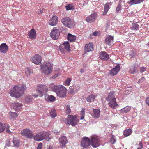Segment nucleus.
<instances>
[{"instance_id":"a18cd8bd","label":"nucleus","mask_w":149,"mask_h":149,"mask_svg":"<svg viewBox=\"0 0 149 149\" xmlns=\"http://www.w3.org/2000/svg\"><path fill=\"white\" fill-rule=\"evenodd\" d=\"M121 9V4L120 3L117 5L116 10V13H118Z\"/></svg>"},{"instance_id":"79ce46f5","label":"nucleus","mask_w":149,"mask_h":149,"mask_svg":"<svg viewBox=\"0 0 149 149\" xmlns=\"http://www.w3.org/2000/svg\"><path fill=\"white\" fill-rule=\"evenodd\" d=\"M13 141L14 146L16 147H19L20 145V142L19 140L13 139Z\"/></svg>"},{"instance_id":"c9c22d12","label":"nucleus","mask_w":149,"mask_h":149,"mask_svg":"<svg viewBox=\"0 0 149 149\" xmlns=\"http://www.w3.org/2000/svg\"><path fill=\"white\" fill-rule=\"evenodd\" d=\"M85 108H82V109L80 112V119L83 120L84 119L85 116Z\"/></svg>"},{"instance_id":"69168bd1","label":"nucleus","mask_w":149,"mask_h":149,"mask_svg":"<svg viewBox=\"0 0 149 149\" xmlns=\"http://www.w3.org/2000/svg\"><path fill=\"white\" fill-rule=\"evenodd\" d=\"M147 45H148V46H149V42H148V43H147Z\"/></svg>"},{"instance_id":"13d9d810","label":"nucleus","mask_w":149,"mask_h":149,"mask_svg":"<svg viewBox=\"0 0 149 149\" xmlns=\"http://www.w3.org/2000/svg\"><path fill=\"white\" fill-rule=\"evenodd\" d=\"M42 143H40L37 146V149H41L42 147Z\"/></svg>"},{"instance_id":"de8ad7c7","label":"nucleus","mask_w":149,"mask_h":149,"mask_svg":"<svg viewBox=\"0 0 149 149\" xmlns=\"http://www.w3.org/2000/svg\"><path fill=\"white\" fill-rule=\"evenodd\" d=\"M56 99V98L53 95H51L49 96V101L53 102L55 101Z\"/></svg>"},{"instance_id":"7ed1b4c3","label":"nucleus","mask_w":149,"mask_h":149,"mask_svg":"<svg viewBox=\"0 0 149 149\" xmlns=\"http://www.w3.org/2000/svg\"><path fill=\"white\" fill-rule=\"evenodd\" d=\"M49 134L48 132L42 131L37 133L36 135L33 136V138L34 140L40 141L45 139L47 141H49L51 139L49 137Z\"/></svg>"},{"instance_id":"f03ea898","label":"nucleus","mask_w":149,"mask_h":149,"mask_svg":"<svg viewBox=\"0 0 149 149\" xmlns=\"http://www.w3.org/2000/svg\"><path fill=\"white\" fill-rule=\"evenodd\" d=\"M52 89L56 92L57 95L59 97L64 98L66 96L67 89L64 86L62 85H54Z\"/></svg>"},{"instance_id":"5fc2aeb1","label":"nucleus","mask_w":149,"mask_h":149,"mask_svg":"<svg viewBox=\"0 0 149 149\" xmlns=\"http://www.w3.org/2000/svg\"><path fill=\"white\" fill-rule=\"evenodd\" d=\"M6 128V132L9 134H11V132L9 130V126L8 125L6 127H5V128Z\"/></svg>"},{"instance_id":"bb28decb","label":"nucleus","mask_w":149,"mask_h":149,"mask_svg":"<svg viewBox=\"0 0 149 149\" xmlns=\"http://www.w3.org/2000/svg\"><path fill=\"white\" fill-rule=\"evenodd\" d=\"M110 5H111V2L108 3H107L104 5V11L103 13V15H105L107 13L109 9H110Z\"/></svg>"},{"instance_id":"ea45409f","label":"nucleus","mask_w":149,"mask_h":149,"mask_svg":"<svg viewBox=\"0 0 149 149\" xmlns=\"http://www.w3.org/2000/svg\"><path fill=\"white\" fill-rule=\"evenodd\" d=\"M72 80V79L70 78H68L66 80H65L64 84L65 86H69Z\"/></svg>"},{"instance_id":"f8f14e48","label":"nucleus","mask_w":149,"mask_h":149,"mask_svg":"<svg viewBox=\"0 0 149 149\" xmlns=\"http://www.w3.org/2000/svg\"><path fill=\"white\" fill-rule=\"evenodd\" d=\"M81 145L84 148H87L91 145V141L88 138L85 137L82 138Z\"/></svg>"},{"instance_id":"bf43d9fd","label":"nucleus","mask_w":149,"mask_h":149,"mask_svg":"<svg viewBox=\"0 0 149 149\" xmlns=\"http://www.w3.org/2000/svg\"><path fill=\"white\" fill-rule=\"evenodd\" d=\"M146 102L147 104L149 106V97L146 99Z\"/></svg>"},{"instance_id":"58836bf2","label":"nucleus","mask_w":149,"mask_h":149,"mask_svg":"<svg viewBox=\"0 0 149 149\" xmlns=\"http://www.w3.org/2000/svg\"><path fill=\"white\" fill-rule=\"evenodd\" d=\"M50 114L52 118H55L57 116L56 111L55 110H52L50 113Z\"/></svg>"},{"instance_id":"ddd939ff","label":"nucleus","mask_w":149,"mask_h":149,"mask_svg":"<svg viewBox=\"0 0 149 149\" xmlns=\"http://www.w3.org/2000/svg\"><path fill=\"white\" fill-rule=\"evenodd\" d=\"M67 142V139L66 136H63L59 138V143L60 147L63 148L65 147Z\"/></svg>"},{"instance_id":"e433bc0d","label":"nucleus","mask_w":149,"mask_h":149,"mask_svg":"<svg viewBox=\"0 0 149 149\" xmlns=\"http://www.w3.org/2000/svg\"><path fill=\"white\" fill-rule=\"evenodd\" d=\"M139 26V25L137 23H133L131 27V29L132 30H137L138 29Z\"/></svg>"},{"instance_id":"49530a36","label":"nucleus","mask_w":149,"mask_h":149,"mask_svg":"<svg viewBox=\"0 0 149 149\" xmlns=\"http://www.w3.org/2000/svg\"><path fill=\"white\" fill-rule=\"evenodd\" d=\"M71 112V109L70 106L67 105L66 109V113L67 114H69Z\"/></svg>"},{"instance_id":"20e7f679","label":"nucleus","mask_w":149,"mask_h":149,"mask_svg":"<svg viewBox=\"0 0 149 149\" xmlns=\"http://www.w3.org/2000/svg\"><path fill=\"white\" fill-rule=\"evenodd\" d=\"M79 121V119H77V115H69L66 119V124H70L72 126L76 125Z\"/></svg>"},{"instance_id":"603ef678","label":"nucleus","mask_w":149,"mask_h":149,"mask_svg":"<svg viewBox=\"0 0 149 149\" xmlns=\"http://www.w3.org/2000/svg\"><path fill=\"white\" fill-rule=\"evenodd\" d=\"M36 12L38 14H42V13H43V9L40 8L39 9L36 10Z\"/></svg>"},{"instance_id":"6ab92c4d","label":"nucleus","mask_w":149,"mask_h":149,"mask_svg":"<svg viewBox=\"0 0 149 149\" xmlns=\"http://www.w3.org/2000/svg\"><path fill=\"white\" fill-rule=\"evenodd\" d=\"M8 49V47L6 43L1 44L0 46V52L1 53H7Z\"/></svg>"},{"instance_id":"5701e85b","label":"nucleus","mask_w":149,"mask_h":149,"mask_svg":"<svg viewBox=\"0 0 149 149\" xmlns=\"http://www.w3.org/2000/svg\"><path fill=\"white\" fill-rule=\"evenodd\" d=\"M12 106L13 107V109L16 111H20L22 108V103H19V102H15L13 103Z\"/></svg>"},{"instance_id":"864d4df0","label":"nucleus","mask_w":149,"mask_h":149,"mask_svg":"<svg viewBox=\"0 0 149 149\" xmlns=\"http://www.w3.org/2000/svg\"><path fill=\"white\" fill-rule=\"evenodd\" d=\"M140 72L141 73H143L144 72H145V70H146V68H145V67H141L140 68Z\"/></svg>"},{"instance_id":"9b49d317","label":"nucleus","mask_w":149,"mask_h":149,"mask_svg":"<svg viewBox=\"0 0 149 149\" xmlns=\"http://www.w3.org/2000/svg\"><path fill=\"white\" fill-rule=\"evenodd\" d=\"M59 48L62 53H64L65 50L69 52L70 51V45L69 42H66L63 43L59 46Z\"/></svg>"},{"instance_id":"dca6fc26","label":"nucleus","mask_w":149,"mask_h":149,"mask_svg":"<svg viewBox=\"0 0 149 149\" xmlns=\"http://www.w3.org/2000/svg\"><path fill=\"white\" fill-rule=\"evenodd\" d=\"M28 35L29 38L31 40H34L36 38V31L34 29H32L28 33Z\"/></svg>"},{"instance_id":"6e6552de","label":"nucleus","mask_w":149,"mask_h":149,"mask_svg":"<svg viewBox=\"0 0 149 149\" xmlns=\"http://www.w3.org/2000/svg\"><path fill=\"white\" fill-rule=\"evenodd\" d=\"M21 134L22 136L31 139L33 138V132L29 129L26 128L23 130L21 131Z\"/></svg>"},{"instance_id":"0e129e2a","label":"nucleus","mask_w":149,"mask_h":149,"mask_svg":"<svg viewBox=\"0 0 149 149\" xmlns=\"http://www.w3.org/2000/svg\"><path fill=\"white\" fill-rule=\"evenodd\" d=\"M33 96L35 97H37L38 96V95H37V94H35L34 95H32Z\"/></svg>"},{"instance_id":"4be33fe9","label":"nucleus","mask_w":149,"mask_h":149,"mask_svg":"<svg viewBox=\"0 0 149 149\" xmlns=\"http://www.w3.org/2000/svg\"><path fill=\"white\" fill-rule=\"evenodd\" d=\"M93 45L92 43L86 44L85 46L84 53L93 51Z\"/></svg>"},{"instance_id":"6e6d98bb","label":"nucleus","mask_w":149,"mask_h":149,"mask_svg":"<svg viewBox=\"0 0 149 149\" xmlns=\"http://www.w3.org/2000/svg\"><path fill=\"white\" fill-rule=\"evenodd\" d=\"M100 34V32L98 31H95L93 33V35H94L95 36L97 35H99Z\"/></svg>"},{"instance_id":"9d476101","label":"nucleus","mask_w":149,"mask_h":149,"mask_svg":"<svg viewBox=\"0 0 149 149\" xmlns=\"http://www.w3.org/2000/svg\"><path fill=\"white\" fill-rule=\"evenodd\" d=\"M60 35V31L58 29L54 27L50 33V36L54 40H56L59 38Z\"/></svg>"},{"instance_id":"f257e3e1","label":"nucleus","mask_w":149,"mask_h":149,"mask_svg":"<svg viewBox=\"0 0 149 149\" xmlns=\"http://www.w3.org/2000/svg\"><path fill=\"white\" fill-rule=\"evenodd\" d=\"M27 87L25 84H22L21 86L19 85H15L10 91V95L12 97L18 99L20 97L24 94V92L27 89Z\"/></svg>"},{"instance_id":"e2e57ef3","label":"nucleus","mask_w":149,"mask_h":149,"mask_svg":"<svg viewBox=\"0 0 149 149\" xmlns=\"http://www.w3.org/2000/svg\"><path fill=\"white\" fill-rule=\"evenodd\" d=\"M84 69H81L80 70V73H84Z\"/></svg>"},{"instance_id":"2f4dec72","label":"nucleus","mask_w":149,"mask_h":149,"mask_svg":"<svg viewBox=\"0 0 149 149\" xmlns=\"http://www.w3.org/2000/svg\"><path fill=\"white\" fill-rule=\"evenodd\" d=\"M131 109V108L130 106H126L124 108L120 110V112L121 113H127L129 112Z\"/></svg>"},{"instance_id":"c756f323","label":"nucleus","mask_w":149,"mask_h":149,"mask_svg":"<svg viewBox=\"0 0 149 149\" xmlns=\"http://www.w3.org/2000/svg\"><path fill=\"white\" fill-rule=\"evenodd\" d=\"M95 97V95H93V94H91L87 97L86 100L88 102H93L94 101Z\"/></svg>"},{"instance_id":"cd10ccee","label":"nucleus","mask_w":149,"mask_h":149,"mask_svg":"<svg viewBox=\"0 0 149 149\" xmlns=\"http://www.w3.org/2000/svg\"><path fill=\"white\" fill-rule=\"evenodd\" d=\"M76 38V37L75 35H72L70 33H69L68 35L67 39L70 42H74L75 41Z\"/></svg>"},{"instance_id":"774afa93","label":"nucleus","mask_w":149,"mask_h":149,"mask_svg":"<svg viewBox=\"0 0 149 149\" xmlns=\"http://www.w3.org/2000/svg\"><path fill=\"white\" fill-rule=\"evenodd\" d=\"M118 0H116V1H118Z\"/></svg>"},{"instance_id":"680f3d73","label":"nucleus","mask_w":149,"mask_h":149,"mask_svg":"<svg viewBox=\"0 0 149 149\" xmlns=\"http://www.w3.org/2000/svg\"><path fill=\"white\" fill-rule=\"evenodd\" d=\"M130 56H131V58H133L134 57V53H132V54H130Z\"/></svg>"},{"instance_id":"c03bdc74","label":"nucleus","mask_w":149,"mask_h":149,"mask_svg":"<svg viewBox=\"0 0 149 149\" xmlns=\"http://www.w3.org/2000/svg\"><path fill=\"white\" fill-rule=\"evenodd\" d=\"M65 8L67 10H71L73 9V7L72 4H68L66 6Z\"/></svg>"},{"instance_id":"7c9ffc66","label":"nucleus","mask_w":149,"mask_h":149,"mask_svg":"<svg viewBox=\"0 0 149 149\" xmlns=\"http://www.w3.org/2000/svg\"><path fill=\"white\" fill-rule=\"evenodd\" d=\"M114 97V94L113 92H110L109 94L108 97L106 98V100L107 101H110L112 100Z\"/></svg>"},{"instance_id":"72a5a7b5","label":"nucleus","mask_w":149,"mask_h":149,"mask_svg":"<svg viewBox=\"0 0 149 149\" xmlns=\"http://www.w3.org/2000/svg\"><path fill=\"white\" fill-rule=\"evenodd\" d=\"M132 132V130L130 129H128L125 130L123 132V134L125 136H128L130 135Z\"/></svg>"},{"instance_id":"39448f33","label":"nucleus","mask_w":149,"mask_h":149,"mask_svg":"<svg viewBox=\"0 0 149 149\" xmlns=\"http://www.w3.org/2000/svg\"><path fill=\"white\" fill-rule=\"evenodd\" d=\"M41 69L44 74L46 75L50 74L53 70V67L50 63H46L43 65H41Z\"/></svg>"},{"instance_id":"473e14b6","label":"nucleus","mask_w":149,"mask_h":149,"mask_svg":"<svg viewBox=\"0 0 149 149\" xmlns=\"http://www.w3.org/2000/svg\"><path fill=\"white\" fill-rule=\"evenodd\" d=\"M25 73L27 76L31 75L33 73V70L31 68H27L25 69Z\"/></svg>"},{"instance_id":"412c9836","label":"nucleus","mask_w":149,"mask_h":149,"mask_svg":"<svg viewBox=\"0 0 149 149\" xmlns=\"http://www.w3.org/2000/svg\"><path fill=\"white\" fill-rule=\"evenodd\" d=\"M96 17V14H91L89 16L86 17V21L88 22L91 23L95 21Z\"/></svg>"},{"instance_id":"a19ab883","label":"nucleus","mask_w":149,"mask_h":149,"mask_svg":"<svg viewBox=\"0 0 149 149\" xmlns=\"http://www.w3.org/2000/svg\"><path fill=\"white\" fill-rule=\"evenodd\" d=\"M17 114L16 113H12L11 112V113H10V118L11 119H13V120L17 118Z\"/></svg>"},{"instance_id":"2eb2a0df","label":"nucleus","mask_w":149,"mask_h":149,"mask_svg":"<svg viewBox=\"0 0 149 149\" xmlns=\"http://www.w3.org/2000/svg\"><path fill=\"white\" fill-rule=\"evenodd\" d=\"M91 145L93 148L99 146V140L97 138L92 137L91 140Z\"/></svg>"},{"instance_id":"338daca9","label":"nucleus","mask_w":149,"mask_h":149,"mask_svg":"<svg viewBox=\"0 0 149 149\" xmlns=\"http://www.w3.org/2000/svg\"><path fill=\"white\" fill-rule=\"evenodd\" d=\"M57 75H56V77H57Z\"/></svg>"},{"instance_id":"f3484780","label":"nucleus","mask_w":149,"mask_h":149,"mask_svg":"<svg viewBox=\"0 0 149 149\" xmlns=\"http://www.w3.org/2000/svg\"><path fill=\"white\" fill-rule=\"evenodd\" d=\"M58 20V17L56 16H53L49 21V24L50 25L55 26L57 24Z\"/></svg>"},{"instance_id":"f704fd0d","label":"nucleus","mask_w":149,"mask_h":149,"mask_svg":"<svg viewBox=\"0 0 149 149\" xmlns=\"http://www.w3.org/2000/svg\"><path fill=\"white\" fill-rule=\"evenodd\" d=\"M70 92L72 94H74L77 92V90L74 86H70Z\"/></svg>"},{"instance_id":"0eeeda50","label":"nucleus","mask_w":149,"mask_h":149,"mask_svg":"<svg viewBox=\"0 0 149 149\" xmlns=\"http://www.w3.org/2000/svg\"><path fill=\"white\" fill-rule=\"evenodd\" d=\"M36 90L39 96L42 97L44 93L47 92L48 90V87L46 85L40 84L37 86Z\"/></svg>"},{"instance_id":"052dcab7","label":"nucleus","mask_w":149,"mask_h":149,"mask_svg":"<svg viewBox=\"0 0 149 149\" xmlns=\"http://www.w3.org/2000/svg\"><path fill=\"white\" fill-rule=\"evenodd\" d=\"M46 149H54V148L51 146H49Z\"/></svg>"},{"instance_id":"4468645a","label":"nucleus","mask_w":149,"mask_h":149,"mask_svg":"<svg viewBox=\"0 0 149 149\" xmlns=\"http://www.w3.org/2000/svg\"><path fill=\"white\" fill-rule=\"evenodd\" d=\"M113 40V36L110 35H108L105 39V43L107 45L111 46L114 43Z\"/></svg>"},{"instance_id":"1a4fd4ad","label":"nucleus","mask_w":149,"mask_h":149,"mask_svg":"<svg viewBox=\"0 0 149 149\" xmlns=\"http://www.w3.org/2000/svg\"><path fill=\"white\" fill-rule=\"evenodd\" d=\"M42 60V57L38 54H35L30 58L31 62L36 65H40Z\"/></svg>"},{"instance_id":"4c0bfd02","label":"nucleus","mask_w":149,"mask_h":149,"mask_svg":"<svg viewBox=\"0 0 149 149\" xmlns=\"http://www.w3.org/2000/svg\"><path fill=\"white\" fill-rule=\"evenodd\" d=\"M32 100V98L31 95H27L25 98V101L27 103L31 102Z\"/></svg>"},{"instance_id":"aec40b11","label":"nucleus","mask_w":149,"mask_h":149,"mask_svg":"<svg viewBox=\"0 0 149 149\" xmlns=\"http://www.w3.org/2000/svg\"><path fill=\"white\" fill-rule=\"evenodd\" d=\"M120 70V67L119 65H117L114 68L111 69L110 72V73L111 75L114 76L117 74L118 72Z\"/></svg>"},{"instance_id":"09e8293b","label":"nucleus","mask_w":149,"mask_h":149,"mask_svg":"<svg viewBox=\"0 0 149 149\" xmlns=\"http://www.w3.org/2000/svg\"><path fill=\"white\" fill-rule=\"evenodd\" d=\"M116 139L115 136L114 135L111 136V143L112 144H114L116 142Z\"/></svg>"},{"instance_id":"423d86ee","label":"nucleus","mask_w":149,"mask_h":149,"mask_svg":"<svg viewBox=\"0 0 149 149\" xmlns=\"http://www.w3.org/2000/svg\"><path fill=\"white\" fill-rule=\"evenodd\" d=\"M61 22L64 26L68 28H73L75 25L74 21L70 19V17H66L62 18L61 19Z\"/></svg>"},{"instance_id":"b1692460","label":"nucleus","mask_w":149,"mask_h":149,"mask_svg":"<svg viewBox=\"0 0 149 149\" xmlns=\"http://www.w3.org/2000/svg\"><path fill=\"white\" fill-rule=\"evenodd\" d=\"M109 105L111 108L113 109L116 108V106H118V104H117L115 98H113L112 100L109 101Z\"/></svg>"},{"instance_id":"4d7b16f0","label":"nucleus","mask_w":149,"mask_h":149,"mask_svg":"<svg viewBox=\"0 0 149 149\" xmlns=\"http://www.w3.org/2000/svg\"><path fill=\"white\" fill-rule=\"evenodd\" d=\"M145 80V79L144 77H142L139 80L138 83L143 82V81H144Z\"/></svg>"},{"instance_id":"8fccbe9b","label":"nucleus","mask_w":149,"mask_h":149,"mask_svg":"<svg viewBox=\"0 0 149 149\" xmlns=\"http://www.w3.org/2000/svg\"><path fill=\"white\" fill-rule=\"evenodd\" d=\"M137 149H141L143 147V144L141 141H140L139 144L136 146Z\"/></svg>"},{"instance_id":"3c124183","label":"nucleus","mask_w":149,"mask_h":149,"mask_svg":"<svg viewBox=\"0 0 149 149\" xmlns=\"http://www.w3.org/2000/svg\"><path fill=\"white\" fill-rule=\"evenodd\" d=\"M45 94L44 97L45 100L47 101H49V95L47 94H45Z\"/></svg>"},{"instance_id":"a211bd4d","label":"nucleus","mask_w":149,"mask_h":149,"mask_svg":"<svg viewBox=\"0 0 149 149\" xmlns=\"http://www.w3.org/2000/svg\"><path fill=\"white\" fill-rule=\"evenodd\" d=\"M99 58L102 60H107L109 58V55L105 51H102L99 54Z\"/></svg>"},{"instance_id":"c85d7f7f","label":"nucleus","mask_w":149,"mask_h":149,"mask_svg":"<svg viewBox=\"0 0 149 149\" xmlns=\"http://www.w3.org/2000/svg\"><path fill=\"white\" fill-rule=\"evenodd\" d=\"M130 72L134 74L137 72V67L136 64H133L130 68Z\"/></svg>"},{"instance_id":"a878e982","label":"nucleus","mask_w":149,"mask_h":149,"mask_svg":"<svg viewBox=\"0 0 149 149\" xmlns=\"http://www.w3.org/2000/svg\"><path fill=\"white\" fill-rule=\"evenodd\" d=\"M145 0H130L127 3L130 5L139 4L144 2Z\"/></svg>"},{"instance_id":"393cba45","label":"nucleus","mask_w":149,"mask_h":149,"mask_svg":"<svg viewBox=\"0 0 149 149\" xmlns=\"http://www.w3.org/2000/svg\"><path fill=\"white\" fill-rule=\"evenodd\" d=\"M92 116L96 118H98L100 117V109H94Z\"/></svg>"},{"instance_id":"37998d69","label":"nucleus","mask_w":149,"mask_h":149,"mask_svg":"<svg viewBox=\"0 0 149 149\" xmlns=\"http://www.w3.org/2000/svg\"><path fill=\"white\" fill-rule=\"evenodd\" d=\"M6 129L5 126L1 123H0V132H2L5 131Z\"/></svg>"}]
</instances>
